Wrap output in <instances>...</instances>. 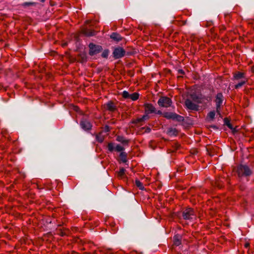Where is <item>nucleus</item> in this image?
I'll list each match as a JSON object with an SVG mask.
<instances>
[{
	"label": "nucleus",
	"mask_w": 254,
	"mask_h": 254,
	"mask_svg": "<svg viewBox=\"0 0 254 254\" xmlns=\"http://www.w3.org/2000/svg\"><path fill=\"white\" fill-rule=\"evenodd\" d=\"M91 22V20H86V21H85L86 24H89V23H90Z\"/></svg>",
	"instance_id": "c756f323"
},
{
	"label": "nucleus",
	"mask_w": 254,
	"mask_h": 254,
	"mask_svg": "<svg viewBox=\"0 0 254 254\" xmlns=\"http://www.w3.org/2000/svg\"><path fill=\"white\" fill-rule=\"evenodd\" d=\"M108 149L109 151H110V152H112L114 150V149H115L114 147V144L112 142L109 143L108 144Z\"/></svg>",
	"instance_id": "393cba45"
},
{
	"label": "nucleus",
	"mask_w": 254,
	"mask_h": 254,
	"mask_svg": "<svg viewBox=\"0 0 254 254\" xmlns=\"http://www.w3.org/2000/svg\"><path fill=\"white\" fill-rule=\"evenodd\" d=\"M117 140L123 143H127L128 141L127 140L125 139L122 136H118L117 138Z\"/></svg>",
	"instance_id": "b1692460"
},
{
	"label": "nucleus",
	"mask_w": 254,
	"mask_h": 254,
	"mask_svg": "<svg viewBox=\"0 0 254 254\" xmlns=\"http://www.w3.org/2000/svg\"><path fill=\"white\" fill-rule=\"evenodd\" d=\"M125 171H126V170L124 168H121L120 169L119 171L118 172V173H117L118 177H119L120 179L123 178V177L125 174Z\"/></svg>",
	"instance_id": "6ab92c4d"
},
{
	"label": "nucleus",
	"mask_w": 254,
	"mask_h": 254,
	"mask_svg": "<svg viewBox=\"0 0 254 254\" xmlns=\"http://www.w3.org/2000/svg\"><path fill=\"white\" fill-rule=\"evenodd\" d=\"M37 4L35 2H25L22 3L21 5L24 7H26L30 6H36Z\"/></svg>",
	"instance_id": "4be33fe9"
},
{
	"label": "nucleus",
	"mask_w": 254,
	"mask_h": 254,
	"mask_svg": "<svg viewBox=\"0 0 254 254\" xmlns=\"http://www.w3.org/2000/svg\"><path fill=\"white\" fill-rule=\"evenodd\" d=\"M246 78L245 77V73L244 72L238 71L234 73L233 74V79L234 80H239L240 79H245Z\"/></svg>",
	"instance_id": "4468645a"
},
{
	"label": "nucleus",
	"mask_w": 254,
	"mask_h": 254,
	"mask_svg": "<svg viewBox=\"0 0 254 254\" xmlns=\"http://www.w3.org/2000/svg\"><path fill=\"white\" fill-rule=\"evenodd\" d=\"M135 185L141 190H144V187L142 183L138 180L135 181Z\"/></svg>",
	"instance_id": "5701e85b"
},
{
	"label": "nucleus",
	"mask_w": 254,
	"mask_h": 254,
	"mask_svg": "<svg viewBox=\"0 0 254 254\" xmlns=\"http://www.w3.org/2000/svg\"><path fill=\"white\" fill-rule=\"evenodd\" d=\"M251 70L252 72L254 73V65L253 66H252Z\"/></svg>",
	"instance_id": "7c9ffc66"
},
{
	"label": "nucleus",
	"mask_w": 254,
	"mask_h": 254,
	"mask_svg": "<svg viewBox=\"0 0 254 254\" xmlns=\"http://www.w3.org/2000/svg\"><path fill=\"white\" fill-rule=\"evenodd\" d=\"M237 172L240 177L249 176L252 174L251 169L246 165H240L238 166Z\"/></svg>",
	"instance_id": "f03ea898"
},
{
	"label": "nucleus",
	"mask_w": 254,
	"mask_h": 254,
	"mask_svg": "<svg viewBox=\"0 0 254 254\" xmlns=\"http://www.w3.org/2000/svg\"><path fill=\"white\" fill-rule=\"evenodd\" d=\"M145 114L141 118H138L137 121L138 122H142L149 119V114L156 113V108L150 103H145L144 104Z\"/></svg>",
	"instance_id": "f257e3e1"
},
{
	"label": "nucleus",
	"mask_w": 254,
	"mask_h": 254,
	"mask_svg": "<svg viewBox=\"0 0 254 254\" xmlns=\"http://www.w3.org/2000/svg\"><path fill=\"white\" fill-rule=\"evenodd\" d=\"M82 33L87 36H92L95 35V31L93 30H89L87 29H84L82 30Z\"/></svg>",
	"instance_id": "a211bd4d"
},
{
	"label": "nucleus",
	"mask_w": 254,
	"mask_h": 254,
	"mask_svg": "<svg viewBox=\"0 0 254 254\" xmlns=\"http://www.w3.org/2000/svg\"><path fill=\"white\" fill-rule=\"evenodd\" d=\"M183 216L184 219L186 220H192L196 217L193 210L191 208L185 209L183 211Z\"/></svg>",
	"instance_id": "0eeeda50"
},
{
	"label": "nucleus",
	"mask_w": 254,
	"mask_h": 254,
	"mask_svg": "<svg viewBox=\"0 0 254 254\" xmlns=\"http://www.w3.org/2000/svg\"><path fill=\"white\" fill-rule=\"evenodd\" d=\"M122 96L125 99H130L132 101H136L139 98V94L137 92H134L132 94H129L127 91H124L122 92Z\"/></svg>",
	"instance_id": "6e6552de"
},
{
	"label": "nucleus",
	"mask_w": 254,
	"mask_h": 254,
	"mask_svg": "<svg viewBox=\"0 0 254 254\" xmlns=\"http://www.w3.org/2000/svg\"><path fill=\"white\" fill-rule=\"evenodd\" d=\"M80 126L83 129L85 130H90L92 127V125L90 122L86 120H82L80 122Z\"/></svg>",
	"instance_id": "f8f14e48"
},
{
	"label": "nucleus",
	"mask_w": 254,
	"mask_h": 254,
	"mask_svg": "<svg viewBox=\"0 0 254 254\" xmlns=\"http://www.w3.org/2000/svg\"><path fill=\"white\" fill-rule=\"evenodd\" d=\"M244 247L247 249L248 248L250 247V243L249 242H246L244 245Z\"/></svg>",
	"instance_id": "cd10ccee"
},
{
	"label": "nucleus",
	"mask_w": 254,
	"mask_h": 254,
	"mask_svg": "<svg viewBox=\"0 0 254 254\" xmlns=\"http://www.w3.org/2000/svg\"><path fill=\"white\" fill-rule=\"evenodd\" d=\"M223 101V96L221 93H218L217 94L216 96V99L215 100V102L216 103V113L218 115H220V110H221V106Z\"/></svg>",
	"instance_id": "423d86ee"
},
{
	"label": "nucleus",
	"mask_w": 254,
	"mask_h": 254,
	"mask_svg": "<svg viewBox=\"0 0 254 254\" xmlns=\"http://www.w3.org/2000/svg\"><path fill=\"white\" fill-rule=\"evenodd\" d=\"M227 126H228V127L229 128H232V126H231V125L230 123H229V124H227Z\"/></svg>",
	"instance_id": "2f4dec72"
},
{
	"label": "nucleus",
	"mask_w": 254,
	"mask_h": 254,
	"mask_svg": "<svg viewBox=\"0 0 254 254\" xmlns=\"http://www.w3.org/2000/svg\"><path fill=\"white\" fill-rule=\"evenodd\" d=\"M127 153L125 152H121L120 154V157L122 161L124 163H126L127 161Z\"/></svg>",
	"instance_id": "aec40b11"
},
{
	"label": "nucleus",
	"mask_w": 254,
	"mask_h": 254,
	"mask_svg": "<svg viewBox=\"0 0 254 254\" xmlns=\"http://www.w3.org/2000/svg\"><path fill=\"white\" fill-rule=\"evenodd\" d=\"M115 150L117 152H123L124 150V148L120 145H117L115 147Z\"/></svg>",
	"instance_id": "a878e982"
},
{
	"label": "nucleus",
	"mask_w": 254,
	"mask_h": 254,
	"mask_svg": "<svg viewBox=\"0 0 254 254\" xmlns=\"http://www.w3.org/2000/svg\"><path fill=\"white\" fill-rule=\"evenodd\" d=\"M42 2H45V0H40Z\"/></svg>",
	"instance_id": "473e14b6"
},
{
	"label": "nucleus",
	"mask_w": 254,
	"mask_h": 254,
	"mask_svg": "<svg viewBox=\"0 0 254 254\" xmlns=\"http://www.w3.org/2000/svg\"><path fill=\"white\" fill-rule=\"evenodd\" d=\"M185 105L189 109L197 110L198 106L189 99H187L185 101Z\"/></svg>",
	"instance_id": "9b49d317"
},
{
	"label": "nucleus",
	"mask_w": 254,
	"mask_h": 254,
	"mask_svg": "<svg viewBox=\"0 0 254 254\" xmlns=\"http://www.w3.org/2000/svg\"><path fill=\"white\" fill-rule=\"evenodd\" d=\"M110 38L117 42L120 41L122 40V36L118 33L114 32L110 35Z\"/></svg>",
	"instance_id": "dca6fc26"
},
{
	"label": "nucleus",
	"mask_w": 254,
	"mask_h": 254,
	"mask_svg": "<svg viewBox=\"0 0 254 254\" xmlns=\"http://www.w3.org/2000/svg\"><path fill=\"white\" fill-rule=\"evenodd\" d=\"M157 103L161 107L168 108L171 106L172 101L170 98L163 96L159 98Z\"/></svg>",
	"instance_id": "7ed1b4c3"
},
{
	"label": "nucleus",
	"mask_w": 254,
	"mask_h": 254,
	"mask_svg": "<svg viewBox=\"0 0 254 254\" xmlns=\"http://www.w3.org/2000/svg\"><path fill=\"white\" fill-rule=\"evenodd\" d=\"M89 54L90 56H93L97 54L102 50V46L95 45L93 43H90L89 45Z\"/></svg>",
	"instance_id": "39448f33"
},
{
	"label": "nucleus",
	"mask_w": 254,
	"mask_h": 254,
	"mask_svg": "<svg viewBox=\"0 0 254 254\" xmlns=\"http://www.w3.org/2000/svg\"><path fill=\"white\" fill-rule=\"evenodd\" d=\"M109 55V50H105L102 53V57L104 58H107Z\"/></svg>",
	"instance_id": "bb28decb"
},
{
	"label": "nucleus",
	"mask_w": 254,
	"mask_h": 254,
	"mask_svg": "<svg viewBox=\"0 0 254 254\" xmlns=\"http://www.w3.org/2000/svg\"><path fill=\"white\" fill-rule=\"evenodd\" d=\"M215 115L216 112L215 111H210L207 115V119L209 121H212L214 119Z\"/></svg>",
	"instance_id": "f3484780"
},
{
	"label": "nucleus",
	"mask_w": 254,
	"mask_h": 254,
	"mask_svg": "<svg viewBox=\"0 0 254 254\" xmlns=\"http://www.w3.org/2000/svg\"><path fill=\"white\" fill-rule=\"evenodd\" d=\"M125 51L121 47L116 48L113 51V57L115 59H118L123 57L125 55Z\"/></svg>",
	"instance_id": "1a4fd4ad"
},
{
	"label": "nucleus",
	"mask_w": 254,
	"mask_h": 254,
	"mask_svg": "<svg viewBox=\"0 0 254 254\" xmlns=\"http://www.w3.org/2000/svg\"><path fill=\"white\" fill-rule=\"evenodd\" d=\"M248 81V79L245 78L243 79L241 82H239L238 84L235 85V88L236 89H238L243 86Z\"/></svg>",
	"instance_id": "412c9836"
},
{
	"label": "nucleus",
	"mask_w": 254,
	"mask_h": 254,
	"mask_svg": "<svg viewBox=\"0 0 254 254\" xmlns=\"http://www.w3.org/2000/svg\"><path fill=\"white\" fill-rule=\"evenodd\" d=\"M106 106L107 109L110 112H113L117 110V106L112 101H109L106 104Z\"/></svg>",
	"instance_id": "ddd939ff"
},
{
	"label": "nucleus",
	"mask_w": 254,
	"mask_h": 254,
	"mask_svg": "<svg viewBox=\"0 0 254 254\" xmlns=\"http://www.w3.org/2000/svg\"><path fill=\"white\" fill-rule=\"evenodd\" d=\"M182 237L180 235H176L173 238L174 245L176 246H179L181 244Z\"/></svg>",
	"instance_id": "2eb2a0df"
},
{
	"label": "nucleus",
	"mask_w": 254,
	"mask_h": 254,
	"mask_svg": "<svg viewBox=\"0 0 254 254\" xmlns=\"http://www.w3.org/2000/svg\"><path fill=\"white\" fill-rule=\"evenodd\" d=\"M154 113L156 114H159V115L163 114L162 112L161 111H160V110L157 111L156 110V113Z\"/></svg>",
	"instance_id": "c85d7f7f"
},
{
	"label": "nucleus",
	"mask_w": 254,
	"mask_h": 254,
	"mask_svg": "<svg viewBox=\"0 0 254 254\" xmlns=\"http://www.w3.org/2000/svg\"><path fill=\"white\" fill-rule=\"evenodd\" d=\"M191 98L193 101L199 104L202 103L205 99V97L201 94H192L191 95Z\"/></svg>",
	"instance_id": "9d476101"
},
{
	"label": "nucleus",
	"mask_w": 254,
	"mask_h": 254,
	"mask_svg": "<svg viewBox=\"0 0 254 254\" xmlns=\"http://www.w3.org/2000/svg\"><path fill=\"white\" fill-rule=\"evenodd\" d=\"M164 118L167 119H172L178 122H182L184 121V117L180 116L175 113L172 112H165L163 114Z\"/></svg>",
	"instance_id": "20e7f679"
}]
</instances>
